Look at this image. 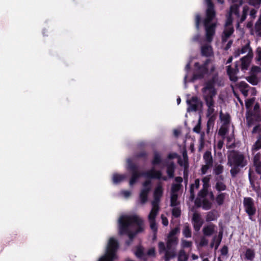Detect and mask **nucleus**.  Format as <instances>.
Returning a JSON list of instances; mask_svg holds the SVG:
<instances>
[{"label":"nucleus","mask_w":261,"mask_h":261,"mask_svg":"<svg viewBox=\"0 0 261 261\" xmlns=\"http://www.w3.org/2000/svg\"><path fill=\"white\" fill-rule=\"evenodd\" d=\"M119 234L127 235L130 241H133L136 236L144 231V221L137 215H124L118 220Z\"/></svg>","instance_id":"obj_1"},{"label":"nucleus","mask_w":261,"mask_h":261,"mask_svg":"<svg viewBox=\"0 0 261 261\" xmlns=\"http://www.w3.org/2000/svg\"><path fill=\"white\" fill-rule=\"evenodd\" d=\"M178 243L177 238H170L167 237L166 245L164 242L160 241L158 243V251L160 254L164 253L165 261H170L176 255V247Z\"/></svg>","instance_id":"obj_2"},{"label":"nucleus","mask_w":261,"mask_h":261,"mask_svg":"<svg viewBox=\"0 0 261 261\" xmlns=\"http://www.w3.org/2000/svg\"><path fill=\"white\" fill-rule=\"evenodd\" d=\"M212 62L211 59H206L202 64L197 62L194 63L192 80H202L209 73L208 65Z\"/></svg>","instance_id":"obj_3"},{"label":"nucleus","mask_w":261,"mask_h":261,"mask_svg":"<svg viewBox=\"0 0 261 261\" xmlns=\"http://www.w3.org/2000/svg\"><path fill=\"white\" fill-rule=\"evenodd\" d=\"M119 248V243L117 239L114 237L109 239L108 242L106 254L103 256L110 261H114L117 258L116 253Z\"/></svg>","instance_id":"obj_4"},{"label":"nucleus","mask_w":261,"mask_h":261,"mask_svg":"<svg viewBox=\"0 0 261 261\" xmlns=\"http://www.w3.org/2000/svg\"><path fill=\"white\" fill-rule=\"evenodd\" d=\"M127 169L131 173L129 181L130 186L134 185L140 177L144 176V172H139L138 166L134 163L130 159L127 160Z\"/></svg>","instance_id":"obj_5"},{"label":"nucleus","mask_w":261,"mask_h":261,"mask_svg":"<svg viewBox=\"0 0 261 261\" xmlns=\"http://www.w3.org/2000/svg\"><path fill=\"white\" fill-rule=\"evenodd\" d=\"M227 164L229 166H236L243 168L247 165L244 155L238 151H233L228 158Z\"/></svg>","instance_id":"obj_6"},{"label":"nucleus","mask_w":261,"mask_h":261,"mask_svg":"<svg viewBox=\"0 0 261 261\" xmlns=\"http://www.w3.org/2000/svg\"><path fill=\"white\" fill-rule=\"evenodd\" d=\"M214 17H205L203 22L206 32V39L207 42H211L215 33L216 23L212 22Z\"/></svg>","instance_id":"obj_7"},{"label":"nucleus","mask_w":261,"mask_h":261,"mask_svg":"<svg viewBox=\"0 0 261 261\" xmlns=\"http://www.w3.org/2000/svg\"><path fill=\"white\" fill-rule=\"evenodd\" d=\"M243 205L245 211L249 217V219L252 221H255V219L253 218V216L256 213V209L253 199L251 197H244Z\"/></svg>","instance_id":"obj_8"},{"label":"nucleus","mask_w":261,"mask_h":261,"mask_svg":"<svg viewBox=\"0 0 261 261\" xmlns=\"http://www.w3.org/2000/svg\"><path fill=\"white\" fill-rule=\"evenodd\" d=\"M213 83L208 80L204 84V87L201 89L203 93V98H214L217 94V90Z\"/></svg>","instance_id":"obj_9"},{"label":"nucleus","mask_w":261,"mask_h":261,"mask_svg":"<svg viewBox=\"0 0 261 261\" xmlns=\"http://www.w3.org/2000/svg\"><path fill=\"white\" fill-rule=\"evenodd\" d=\"M143 188L141 189L139 198L142 204L145 203L148 200V196L151 190V181L149 180L145 181L143 184Z\"/></svg>","instance_id":"obj_10"},{"label":"nucleus","mask_w":261,"mask_h":261,"mask_svg":"<svg viewBox=\"0 0 261 261\" xmlns=\"http://www.w3.org/2000/svg\"><path fill=\"white\" fill-rule=\"evenodd\" d=\"M187 103L188 105V112H196L198 111L199 105L202 106V101L196 96H192L190 99L187 100Z\"/></svg>","instance_id":"obj_11"},{"label":"nucleus","mask_w":261,"mask_h":261,"mask_svg":"<svg viewBox=\"0 0 261 261\" xmlns=\"http://www.w3.org/2000/svg\"><path fill=\"white\" fill-rule=\"evenodd\" d=\"M144 176L148 178L153 179H162L163 180L166 181L167 177L166 176H162V172L160 170L156 171L154 168L150 169L146 172H144Z\"/></svg>","instance_id":"obj_12"},{"label":"nucleus","mask_w":261,"mask_h":261,"mask_svg":"<svg viewBox=\"0 0 261 261\" xmlns=\"http://www.w3.org/2000/svg\"><path fill=\"white\" fill-rule=\"evenodd\" d=\"M192 223L195 231H199L203 224V220L200 214L195 212L192 217Z\"/></svg>","instance_id":"obj_13"},{"label":"nucleus","mask_w":261,"mask_h":261,"mask_svg":"<svg viewBox=\"0 0 261 261\" xmlns=\"http://www.w3.org/2000/svg\"><path fill=\"white\" fill-rule=\"evenodd\" d=\"M252 57L253 53H248L247 55L240 59L241 62V69L242 70L244 71L248 69Z\"/></svg>","instance_id":"obj_14"},{"label":"nucleus","mask_w":261,"mask_h":261,"mask_svg":"<svg viewBox=\"0 0 261 261\" xmlns=\"http://www.w3.org/2000/svg\"><path fill=\"white\" fill-rule=\"evenodd\" d=\"M205 101V105L207 107L206 111V117L213 115L215 112V101L214 98H203Z\"/></svg>","instance_id":"obj_15"},{"label":"nucleus","mask_w":261,"mask_h":261,"mask_svg":"<svg viewBox=\"0 0 261 261\" xmlns=\"http://www.w3.org/2000/svg\"><path fill=\"white\" fill-rule=\"evenodd\" d=\"M205 2L206 5L205 16H216V11L215 10V6L212 1L205 0Z\"/></svg>","instance_id":"obj_16"},{"label":"nucleus","mask_w":261,"mask_h":261,"mask_svg":"<svg viewBox=\"0 0 261 261\" xmlns=\"http://www.w3.org/2000/svg\"><path fill=\"white\" fill-rule=\"evenodd\" d=\"M201 55L203 57H210L213 56V48L211 45L205 44L201 47Z\"/></svg>","instance_id":"obj_17"},{"label":"nucleus","mask_w":261,"mask_h":261,"mask_svg":"<svg viewBox=\"0 0 261 261\" xmlns=\"http://www.w3.org/2000/svg\"><path fill=\"white\" fill-rule=\"evenodd\" d=\"M215 225L212 223L204 226L202 229V232L204 236L210 237L212 236L215 233Z\"/></svg>","instance_id":"obj_18"},{"label":"nucleus","mask_w":261,"mask_h":261,"mask_svg":"<svg viewBox=\"0 0 261 261\" xmlns=\"http://www.w3.org/2000/svg\"><path fill=\"white\" fill-rule=\"evenodd\" d=\"M242 1H239V4H233L230 6V12L228 15L226 16H231L232 14H234L236 16H241L239 14V7L242 5ZM241 16H246L245 14H243Z\"/></svg>","instance_id":"obj_19"},{"label":"nucleus","mask_w":261,"mask_h":261,"mask_svg":"<svg viewBox=\"0 0 261 261\" xmlns=\"http://www.w3.org/2000/svg\"><path fill=\"white\" fill-rule=\"evenodd\" d=\"M167 167L166 172L168 174L169 178H173L174 176V172L176 169L175 164L173 162L167 163L166 165Z\"/></svg>","instance_id":"obj_20"},{"label":"nucleus","mask_w":261,"mask_h":261,"mask_svg":"<svg viewBox=\"0 0 261 261\" xmlns=\"http://www.w3.org/2000/svg\"><path fill=\"white\" fill-rule=\"evenodd\" d=\"M203 160L204 163L206 165H208L213 166V160L211 152L208 151H206L203 154Z\"/></svg>","instance_id":"obj_21"},{"label":"nucleus","mask_w":261,"mask_h":261,"mask_svg":"<svg viewBox=\"0 0 261 261\" xmlns=\"http://www.w3.org/2000/svg\"><path fill=\"white\" fill-rule=\"evenodd\" d=\"M160 210V207H156L155 206H152V208L148 217V220H155Z\"/></svg>","instance_id":"obj_22"},{"label":"nucleus","mask_w":261,"mask_h":261,"mask_svg":"<svg viewBox=\"0 0 261 261\" xmlns=\"http://www.w3.org/2000/svg\"><path fill=\"white\" fill-rule=\"evenodd\" d=\"M255 256L254 250L251 248H247L245 253V259L247 260L252 261Z\"/></svg>","instance_id":"obj_23"},{"label":"nucleus","mask_w":261,"mask_h":261,"mask_svg":"<svg viewBox=\"0 0 261 261\" xmlns=\"http://www.w3.org/2000/svg\"><path fill=\"white\" fill-rule=\"evenodd\" d=\"M182 234L184 236L187 238H191L192 236L191 229L189 224L186 223L182 230Z\"/></svg>","instance_id":"obj_24"},{"label":"nucleus","mask_w":261,"mask_h":261,"mask_svg":"<svg viewBox=\"0 0 261 261\" xmlns=\"http://www.w3.org/2000/svg\"><path fill=\"white\" fill-rule=\"evenodd\" d=\"M216 214L217 212L215 210H213L208 212L206 216V221L210 222L216 220L218 217Z\"/></svg>","instance_id":"obj_25"},{"label":"nucleus","mask_w":261,"mask_h":261,"mask_svg":"<svg viewBox=\"0 0 261 261\" xmlns=\"http://www.w3.org/2000/svg\"><path fill=\"white\" fill-rule=\"evenodd\" d=\"M222 232L219 233V236H218V238L217 239L216 241V240L217 239V237L215 236L213 238V239L212 240V241L211 243L210 247L211 248H213L214 247V246L215 242L216 241L215 249H217L218 246H219L220 243H221V240H222Z\"/></svg>","instance_id":"obj_26"},{"label":"nucleus","mask_w":261,"mask_h":261,"mask_svg":"<svg viewBox=\"0 0 261 261\" xmlns=\"http://www.w3.org/2000/svg\"><path fill=\"white\" fill-rule=\"evenodd\" d=\"M126 176L124 175H121L117 173H115L113 175V182L114 184H117L123 181Z\"/></svg>","instance_id":"obj_27"},{"label":"nucleus","mask_w":261,"mask_h":261,"mask_svg":"<svg viewBox=\"0 0 261 261\" xmlns=\"http://www.w3.org/2000/svg\"><path fill=\"white\" fill-rule=\"evenodd\" d=\"M162 162L160 154L158 152H154L153 159L151 162L152 165L155 166L160 165Z\"/></svg>","instance_id":"obj_28"},{"label":"nucleus","mask_w":261,"mask_h":261,"mask_svg":"<svg viewBox=\"0 0 261 261\" xmlns=\"http://www.w3.org/2000/svg\"><path fill=\"white\" fill-rule=\"evenodd\" d=\"M208 118V121L207 122V130L206 132L208 133L210 132V130L211 127H213L215 124V121L216 120V116L215 115H213L212 116L207 117Z\"/></svg>","instance_id":"obj_29"},{"label":"nucleus","mask_w":261,"mask_h":261,"mask_svg":"<svg viewBox=\"0 0 261 261\" xmlns=\"http://www.w3.org/2000/svg\"><path fill=\"white\" fill-rule=\"evenodd\" d=\"M224 171V166L221 164H216L213 168V174L218 175L222 174Z\"/></svg>","instance_id":"obj_30"},{"label":"nucleus","mask_w":261,"mask_h":261,"mask_svg":"<svg viewBox=\"0 0 261 261\" xmlns=\"http://www.w3.org/2000/svg\"><path fill=\"white\" fill-rule=\"evenodd\" d=\"M226 193H219L216 198V201L218 205H222L224 201Z\"/></svg>","instance_id":"obj_31"},{"label":"nucleus","mask_w":261,"mask_h":261,"mask_svg":"<svg viewBox=\"0 0 261 261\" xmlns=\"http://www.w3.org/2000/svg\"><path fill=\"white\" fill-rule=\"evenodd\" d=\"M261 149V136L259 135L257 140L252 146L251 150L253 152L256 151Z\"/></svg>","instance_id":"obj_32"},{"label":"nucleus","mask_w":261,"mask_h":261,"mask_svg":"<svg viewBox=\"0 0 261 261\" xmlns=\"http://www.w3.org/2000/svg\"><path fill=\"white\" fill-rule=\"evenodd\" d=\"M163 194V189L161 185H158L155 188L153 192V196L161 198Z\"/></svg>","instance_id":"obj_33"},{"label":"nucleus","mask_w":261,"mask_h":261,"mask_svg":"<svg viewBox=\"0 0 261 261\" xmlns=\"http://www.w3.org/2000/svg\"><path fill=\"white\" fill-rule=\"evenodd\" d=\"M178 195L176 193H173L171 194L170 198V206L172 207H175L179 204V202L177 201Z\"/></svg>","instance_id":"obj_34"},{"label":"nucleus","mask_w":261,"mask_h":261,"mask_svg":"<svg viewBox=\"0 0 261 261\" xmlns=\"http://www.w3.org/2000/svg\"><path fill=\"white\" fill-rule=\"evenodd\" d=\"M247 81L253 85H256L259 82V79L255 74L251 75L247 77Z\"/></svg>","instance_id":"obj_35"},{"label":"nucleus","mask_w":261,"mask_h":261,"mask_svg":"<svg viewBox=\"0 0 261 261\" xmlns=\"http://www.w3.org/2000/svg\"><path fill=\"white\" fill-rule=\"evenodd\" d=\"M227 187L224 182H217L215 185V189L218 192H221L226 190Z\"/></svg>","instance_id":"obj_36"},{"label":"nucleus","mask_w":261,"mask_h":261,"mask_svg":"<svg viewBox=\"0 0 261 261\" xmlns=\"http://www.w3.org/2000/svg\"><path fill=\"white\" fill-rule=\"evenodd\" d=\"M178 261H187L188 255L184 250H180L178 253Z\"/></svg>","instance_id":"obj_37"},{"label":"nucleus","mask_w":261,"mask_h":261,"mask_svg":"<svg viewBox=\"0 0 261 261\" xmlns=\"http://www.w3.org/2000/svg\"><path fill=\"white\" fill-rule=\"evenodd\" d=\"M220 117L221 121L224 122V125L228 124L230 122V116L228 114L225 115H223L222 112L221 111L220 113Z\"/></svg>","instance_id":"obj_38"},{"label":"nucleus","mask_w":261,"mask_h":261,"mask_svg":"<svg viewBox=\"0 0 261 261\" xmlns=\"http://www.w3.org/2000/svg\"><path fill=\"white\" fill-rule=\"evenodd\" d=\"M212 203L207 199L204 198L202 200V208L205 210H208L212 207Z\"/></svg>","instance_id":"obj_39"},{"label":"nucleus","mask_w":261,"mask_h":261,"mask_svg":"<svg viewBox=\"0 0 261 261\" xmlns=\"http://www.w3.org/2000/svg\"><path fill=\"white\" fill-rule=\"evenodd\" d=\"M254 29L257 33V36L260 37L259 33L261 32V17H259L258 20L256 22L254 25Z\"/></svg>","instance_id":"obj_40"},{"label":"nucleus","mask_w":261,"mask_h":261,"mask_svg":"<svg viewBox=\"0 0 261 261\" xmlns=\"http://www.w3.org/2000/svg\"><path fill=\"white\" fill-rule=\"evenodd\" d=\"M240 53L242 54H245L248 51V53H252V50L250 46V42H248L246 44L243 46L241 49H240Z\"/></svg>","instance_id":"obj_41"},{"label":"nucleus","mask_w":261,"mask_h":261,"mask_svg":"<svg viewBox=\"0 0 261 261\" xmlns=\"http://www.w3.org/2000/svg\"><path fill=\"white\" fill-rule=\"evenodd\" d=\"M234 32L233 27H227L223 31V34L226 36V38H229Z\"/></svg>","instance_id":"obj_42"},{"label":"nucleus","mask_w":261,"mask_h":261,"mask_svg":"<svg viewBox=\"0 0 261 261\" xmlns=\"http://www.w3.org/2000/svg\"><path fill=\"white\" fill-rule=\"evenodd\" d=\"M233 167L230 169V172L232 177H235L240 172V166H233Z\"/></svg>","instance_id":"obj_43"},{"label":"nucleus","mask_w":261,"mask_h":261,"mask_svg":"<svg viewBox=\"0 0 261 261\" xmlns=\"http://www.w3.org/2000/svg\"><path fill=\"white\" fill-rule=\"evenodd\" d=\"M183 156H184V160H185V166H184V178H186V176H188V171H187V169H188V158H187V153H185V154H183Z\"/></svg>","instance_id":"obj_44"},{"label":"nucleus","mask_w":261,"mask_h":261,"mask_svg":"<svg viewBox=\"0 0 261 261\" xmlns=\"http://www.w3.org/2000/svg\"><path fill=\"white\" fill-rule=\"evenodd\" d=\"M210 177L208 176H205L202 179V181L203 182L202 188L208 189L210 187Z\"/></svg>","instance_id":"obj_45"},{"label":"nucleus","mask_w":261,"mask_h":261,"mask_svg":"<svg viewBox=\"0 0 261 261\" xmlns=\"http://www.w3.org/2000/svg\"><path fill=\"white\" fill-rule=\"evenodd\" d=\"M181 187L179 184H173L171 186V194L176 193L179 191Z\"/></svg>","instance_id":"obj_46"},{"label":"nucleus","mask_w":261,"mask_h":261,"mask_svg":"<svg viewBox=\"0 0 261 261\" xmlns=\"http://www.w3.org/2000/svg\"><path fill=\"white\" fill-rule=\"evenodd\" d=\"M172 215L175 218H178L181 215V211L179 207H174L172 210Z\"/></svg>","instance_id":"obj_47"},{"label":"nucleus","mask_w":261,"mask_h":261,"mask_svg":"<svg viewBox=\"0 0 261 261\" xmlns=\"http://www.w3.org/2000/svg\"><path fill=\"white\" fill-rule=\"evenodd\" d=\"M150 223V227L153 232H158V226L155 220H148Z\"/></svg>","instance_id":"obj_48"},{"label":"nucleus","mask_w":261,"mask_h":261,"mask_svg":"<svg viewBox=\"0 0 261 261\" xmlns=\"http://www.w3.org/2000/svg\"><path fill=\"white\" fill-rule=\"evenodd\" d=\"M228 133V128L226 127L222 126L219 131H218V134L219 136L222 137H224L226 134Z\"/></svg>","instance_id":"obj_49"},{"label":"nucleus","mask_w":261,"mask_h":261,"mask_svg":"<svg viewBox=\"0 0 261 261\" xmlns=\"http://www.w3.org/2000/svg\"><path fill=\"white\" fill-rule=\"evenodd\" d=\"M208 192V189L202 188L199 191L198 196L199 197L203 198L204 199L207 195Z\"/></svg>","instance_id":"obj_50"},{"label":"nucleus","mask_w":261,"mask_h":261,"mask_svg":"<svg viewBox=\"0 0 261 261\" xmlns=\"http://www.w3.org/2000/svg\"><path fill=\"white\" fill-rule=\"evenodd\" d=\"M249 4L255 8H259L261 4V0H249Z\"/></svg>","instance_id":"obj_51"},{"label":"nucleus","mask_w":261,"mask_h":261,"mask_svg":"<svg viewBox=\"0 0 261 261\" xmlns=\"http://www.w3.org/2000/svg\"><path fill=\"white\" fill-rule=\"evenodd\" d=\"M135 253L137 257L141 258L144 255L143 248L141 247H138Z\"/></svg>","instance_id":"obj_52"},{"label":"nucleus","mask_w":261,"mask_h":261,"mask_svg":"<svg viewBox=\"0 0 261 261\" xmlns=\"http://www.w3.org/2000/svg\"><path fill=\"white\" fill-rule=\"evenodd\" d=\"M179 231V229L178 227H175L174 229H172L169 233L167 237H169L170 238H177L176 236L177 233Z\"/></svg>","instance_id":"obj_53"},{"label":"nucleus","mask_w":261,"mask_h":261,"mask_svg":"<svg viewBox=\"0 0 261 261\" xmlns=\"http://www.w3.org/2000/svg\"><path fill=\"white\" fill-rule=\"evenodd\" d=\"M248 178H249L250 184L251 186V187L252 188V189L255 191H257V188H256L255 187V184H254V181L252 178L250 170H249Z\"/></svg>","instance_id":"obj_54"},{"label":"nucleus","mask_w":261,"mask_h":261,"mask_svg":"<svg viewBox=\"0 0 261 261\" xmlns=\"http://www.w3.org/2000/svg\"><path fill=\"white\" fill-rule=\"evenodd\" d=\"M154 200L151 202L152 206H155L156 207H160L159 202L160 201L161 198L159 197L153 196Z\"/></svg>","instance_id":"obj_55"},{"label":"nucleus","mask_w":261,"mask_h":261,"mask_svg":"<svg viewBox=\"0 0 261 261\" xmlns=\"http://www.w3.org/2000/svg\"><path fill=\"white\" fill-rule=\"evenodd\" d=\"M212 167V166H210V165H206V164L202 165V166L201 168V174H206L208 169H209Z\"/></svg>","instance_id":"obj_56"},{"label":"nucleus","mask_w":261,"mask_h":261,"mask_svg":"<svg viewBox=\"0 0 261 261\" xmlns=\"http://www.w3.org/2000/svg\"><path fill=\"white\" fill-rule=\"evenodd\" d=\"M147 156V153L145 151H142L136 154V157L137 158H144L146 159Z\"/></svg>","instance_id":"obj_57"},{"label":"nucleus","mask_w":261,"mask_h":261,"mask_svg":"<svg viewBox=\"0 0 261 261\" xmlns=\"http://www.w3.org/2000/svg\"><path fill=\"white\" fill-rule=\"evenodd\" d=\"M192 245V242L191 241L187 240L182 241V246L184 248H190Z\"/></svg>","instance_id":"obj_58"},{"label":"nucleus","mask_w":261,"mask_h":261,"mask_svg":"<svg viewBox=\"0 0 261 261\" xmlns=\"http://www.w3.org/2000/svg\"><path fill=\"white\" fill-rule=\"evenodd\" d=\"M194 184H191L190 187V198L191 200H193L195 198V193L194 190Z\"/></svg>","instance_id":"obj_59"},{"label":"nucleus","mask_w":261,"mask_h":261,"mask_svg":"<svg viewBox=\"0 0 261 261\" xmlns=\"http://www.w3.org/2000/svg\"><path fill=\"white\" fill-rule=\"evenodd\" d=\"M215 180L217 182H224L225 180V177L221 174L218 175H215Z\"/></svg>","instance_id":"obj_60"},{"label":"nucleus","mask_w":261,"mask_h":261,"mask_svg":"<svg viewBox=\"0 0 261 261\" xmlns=\"http://www.w3.org/2000/svg\"><path fill=\"white\" fill-rule=\"evenodd\" d=\"M208 240L206 239L204 237H202L200 241L199 245L201 247L205 246L208 244Z\"/></svg>","instance_id":"obj_61"},{"label":"nucleus","mask_w":261,"mask_h":261,"mask_svg":"<svg viewBox=\"0 0 261 261\" xmlns=\"http://www.w3.org/2000/svg\"><path fill=\"white\" fill-rule=\"evenodd\" d=\"M201 130L200 119L198 123L193 128V131L197 134H199Z\"/></svg>","instance_id":"obj_62"},{"label":"nucleus","mask_w":261,"mask_h":261,"mask_svg":"<svg viewBox=\"0 0 261 261\" xmlns=\"http://www.w3.org/2000/svg\"><path fill=\"white\" fill-rule=\"evenodd\" d=\"M147 254L149 256H155V248L152 247L148 249Z\"/></svg>","instance_id":"obj_63"},{"label":"nucleus","mask_w":261,"mask_h":261,"mask_svg":"<svg viewBox=\"0 0 261 261\" xmlns=\"http://www.w3.org/2000/svg\"><path fill=\"white\" fill-rule=\"evenodd\" d=\"M195 204L196 207H200L202 206V200H201L200 198H197L195 200Z\"/></svg>","instance_id":"obj_64"}]
</instances>
